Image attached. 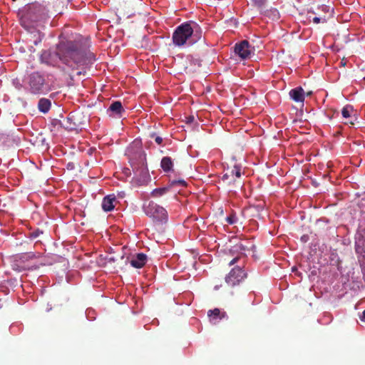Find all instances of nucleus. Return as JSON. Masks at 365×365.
Returning a JSON list of instances; mask_svg holds the SVG:
<instances>
[{
    "label": "nucleus",
    "mask_w": 365,
    "mask_h": 365,
    "mask_svg": "<svg viewBox=\"0 0 365 365\" xmlns=\"http://www.w3.org/2000/svg\"><path fill=\"white\" fill-rule=\"evenodd\" d=\"M147 262V256L143 253H138L130 260V264L135 268H142Z\"/></svg>",
    "instance_id": "nucleus-10"
},
{
    "label": "nucleus",
    "mask_w": 365,
    "mask_h": 365,
    "mask_svg": "<svg viewBox=\"0 0 365 365\" xmlns=\"http://www.w3.org/2000/svg\"><path fill=\"white\" fill-rule=\"evenodd\" d=\"M322 8H323V10H324V9H327V6H323Z\"/></svg>",
    "instance_id": "nucleus-35"
},
{
    "label": "nucleus",
    "mask_w": 365,
    "mask_h": 365,
    "mask_svg": "<svg viewBox=\"0 0 365 365\" xmlns=\"http://www.w3.org/2000/svg\"><path fill=\"white\" fill-rule=\"evenodd\" d=\"M190 23H191L192 30L193 31L189 43L192 44L202 38V29L197 23L193 21H190Z\"/></svg>",
    "instance_id": "nucleus-11"
},
{
    "label": "nucleus",
    "mask_w": 365,
    "mask_h": 365,
    "mask_svg": "<svg viewBox=\"0 0 365 365\" xmlns=\"http://www.w3.org/2000/svg\"><path fill=\"white\" fill-rule=\"evenodd\" d=\"M237 218L235 216V215H230V216H228L226 218L227 222L230 224V225H232V224L235 223L237 222Z\"/></svg>",
    "instance_id": "nucleus-25"
},
{
    "label": "nucleus",
    "mask_w": 365,
    "mask_h": 365,
    "mask_svg": "<svg viewBox=\"0 0 365 365\" xmlns=\"http://www.w3.org/2000/svg\"><path fill=\"white\" fill-rule=\"evenodd\" d=\"M362 321H365V310L362 312V317L361 318Z\"/></svg>",
    "instance_id": "nucleus-31"
},
{
    "label": "nucleus",
    "mask_w": 365,
    "mask_h": 365,
    "mask_svg": "<svg viewBox=\"0 0 365 365\" xmlns=\"http://www.w3.org/2000/svg\"><path fill=\"white\" fill-rule=\"evenodd\" d=\"M215 289H218V287H217V286H215Z\"/></svg>",
    "instance_id": "nucleus-36"
},
{
    "label": "nucleus",
    "mask_w": 365,
    "mask_h": 365,
    "mask_svg": "<svg viewBox=\"0 0 365 365\" xmlns=\"http://www.w3.org/2000/svg\"><path fill=\"white\" fill-rule=\"evenodd\" d=\"M43 18L42 8L39 5L32 4L29 6L26 12L23 14L21 23L26 29L34 27V25L41 21Z\"/></svg>",
    "instance_id": "nucleus-4"
},
{
    "label": "nucleus",
    "mask_w": 365,
    "mask_h": 365,
    "mask_svg": "<svg viewBox=\"0 0 365 365\" xmlns=\"http://www.w3.org/2000/svg\"><path fill=\"white\" fill-rule=\"evenodd\" d=\"M85 71H78L77 75H81L82 73H84Z\"/></svg>",
    "instance_id": "nucleus-33"
},
{
    "label": "nucleus",
    "mask_w": 365,
    "mask_h": 365,
    "mask_svg": "<svg viewBox=\"0 0 365 365\" xmlns=\"http://www.w3.org/2000/svg\"><path fill=\"white\" fill-rule=\"evenodd\" d=\"M144 212L148 217L158 222L166 221L168 212L166 210L157 203L150 201L148 205H144Z\"/></svg>",
    "instance_id": "nucleus-6"
},
{
    "label": "nucleus",
    "mask_w": 365,
    "mask_h": 365,
    "mask_svg": "<svg viewBox=\"0 0 365 365\" xmlns=\"http://www.w3.org/2000/svg\"><path fill=\"white\" fill-rule=\"evenodd\" d=\"M41 234H43V232L39 230H37L36 231L32 232L30 234V237L32 238V239H36V237H38Z\"/></svg>",
    "instance_id": "nucleus-26"
},
{
    "label": "nucleus",
    "mask_w": 365,
    "mask_h": 365,
    "mask_svg": "<svg viewBox=\"0 0 365 365\" xmlns=\"http://www.w3.org/2000/svg\"><path fill=\"white\" fill-rule=\"evenodd\" d=\"M235 52L242 59H246L250 57L251 50L250 48V43L247 41L245 40L235 46Z\"/></svg>",
    "instance_id": "nucleus-8"
},
{
    "label": "nucleus",
    "mask_w": 365,
    "mask_h": 365,
    "mask_svg": "<svg viewBox=\"0 0 365 365\" xmlns=\"http://www.w3.org/2000/svg\"><path fill=\"white\" fill-rule=\"evenodd\" d=\"M168 190H169L168 187L157 188V189H155L152 192V195L154 197H160V196L163 195L164 194H165Z\"/></svg>",
    "instance_id": "nucleus-22"
},
{
    "label": "nucleus",
    "mask_w": 365,
    "mask_h": 365,
    "mask_svg": "<svg viewBox=\"0 0 365 365\" xmlns=\"http://www.w3.org/2000/svg\"><path fill=\"white\" fill-rule=\"evenodd\" d=\"M238 260V257L234 258L232 260H231L229 263V265L234 264Z\"/></svg>",
    "instance_id": "nucleus-29"
},
{
    "label": "nucleus",
    "mask_w": 365,
    "mask_h": 365,
    "mask_svg": "<svg viewBox=\"0 0 365 365\" xmlns=\"http://www.w3.org/2000/svg\"><path fill=\"white\" fill-rule=\"evenodd\" d=\"M312 21L314 24H319L320 22H322V23L326 22L327 19L325 17L320 18V17L315 16L313 18Z\"/></svg>",
    "instance_id": "nucleus-27"
},
{
    "label": "nucleus",
    "mask_w": 365,
    "mask_h": 365,
    "mask_svg": "<svg viewBox=\"0 0 365 365\" xmlns=\"http://www.w3.org/2000/svg\"><path fill=\"white\" fill-rule=\"evenodd\" d=\"M11 268L16 272H22L26 269H30V267L20 260L18 255L14 257L13 261L11 264Z\"/></svg>",
    "instance_id": "nucleus-13"
},
{
    "label": "nucleus",
    "mask_w": 365,
    "mask_h": 365,
    "mask_svg": "<svg viewBox=\"0 0 365 365\" xmlns=\"http://www.w3.org/2000/svg\"><path fill=\"white\" fill-rule=\"evenodd\" d=\"M191 23L185 22L178 26L173 34V41L175 46H183L187 40H190L192 34Z\"/></svg>",
    "instance_id": "nucleus-5"
},
{
    "label": "nucleus",
    "mask_w": 365,
    "mask_h": 365,
    "mask_svg": "<svg viewBox=\"0 0 365 365\" xmlns=\"http://www.w3.org/2000/svg\"><path fill=\"white\" fill-rule=\"evenodd\" d=\"M193 120H194V117H193V116H190V117L188 118V122H191V121H192Z\"/></svg>",
    "instance_id": "nucleus-32"
},
{
    "label": "nucleus",
    "mask_w": 365,
    "mask_h": 365,
    "mask_svg": "<svg viewBox=\"0 0 365 365\" xmlns=\"http://www.w3.org/2000/svg\"><path fill=\"white\" fill-rule=\"evenodd\" d=\"M94 59V54L81 39L61 42L57 45L55 52L45 50L40 56L43 63L55 66L60 60L73 71L88 65Z\"/></svg>",
    "instance_id": "nucleus-1"
},
{
    "label": "nucleus",
    "mask_w": 365,
    "mask_h": 365,
    "mask_svg": "<svg viewBox=\"0 0 365 365\" xmlns=\"http://www.w3.org/2000/svg\"><path fill=\"white\" fill-rule=\"evenodd\" d=\"M138 143H134L133 145L130 147L126 155H128L131 167L133 170H140V174L144 177L148 176V170L146 169V155L140 146H136Z\"/></svg>",
    "instance_id": "nucleus-3"
},
{
    "label": "nucleus",
    "mask_w": 365,
    "mask_h": 365,
    "mask_svg": "<svg viewBox=\"0 0 365 365\" xmlns=\"http://www.w3.org/2000/svg\"><path fill=\"white\" fill-rule=\"evenodd\" d=\"M247 277V273L240 267H234L225 277L226 283L230 287L239 284Z\"/></svg>",
    "instance_id": "nucleus-7"
},
{
    "label": "nucleus",
    "mask_w": 365,
    "mask_h": 365,
    "mask_svg": "<svg viewBox=\"0 0 365 365\" xmlns=\"http://www.w3.org/2000/svg\"><path fill=\"white\" fill-rule=\"evenodd\" d=\"M26 84L29 91L34 95L46 94L51 91L44 76L38 71H34L28 75Z\"/></svg>",
    "instance_id": "nucleus-2"
},
{
    "label": "nucleus",
    "mask_w": 365,
    "mask_h": 365,
    "mask_svg": "<svg viewBox=\"0 0 365 365\" xmlns=\"http://www.w3.org/2000/svg\"><path fill=\"white\" fill-rule=\"evenodd\" d=\"M116 201L115 197L114 195H108L105 197L102 202V208L106 212L111 211L114 209L115 205L114 202Z\"/></svg>",
    "instance_id": "nucleus-12"
},
{
    "label": "nucleus",
    "mask_w": 365,
    "mask_h": 365,
    "mask_svg": "<svg viewBox=\"0 0 365 365\" xmlns=\"http://www.w3.org/2000/svg\"><path fill=\"white\" fill-rule=\"evenodd\" d=\"M207 316L211 322L216 323L219 319L225 318L227 314L225 312H221L220 309L215 308L212 310H209Z\"/></svg>",
    "instance_id": "nucleus-14"
},
{
    "label": "nucleus",
    "mask_w": 365,
    "mask_h": 365,
    "mask_svg": "<svg viewBox=\"0 0 365 365\" xmlns=\"http://www.w3.org/2000/svg\"><path fill=\"white\" fill-rule=\"evenodd\" d=\"M227 171L230 174L232 179H237L238 180L241 178L242 173L240 165H235L231 170L227 169Z\"/></svg>",
    "instance_id": "nucleus-19"
},
{
    "label": "nucleus",
    "mask_w": 365,
    "mask_h": 365,
    "mask_svg": "<svg viewBox=\"0 0 365 365\" xmlns=\"http://www.w3.org/2000/svg\"><path fill=\"white\" fill-rule=\"evenodd\" d=\"M222 180L230 185H240L241 182L237 179H232L230 174L228 171L223 175L222 177Z\"/></svg>",
    "instance_id": "nucleus-20"
},
{
    "label": "nucleus",
    "mask_w": 365,
    "mask_h": 365,
    "mask_svg": "<svg viewBox=\"0 0 365 365\" xmlns=\"http://www.w3.org/2000/svg\"><path fill=\"white\" fill-rule=\"evenodd\" d=\"M18 256H19L20 260H21L24 264H26V262H28L31 259L40 257L41 253H34V252H30L23 253Z\"/></svg>",
    "instance_id": "nucleus-18"
},
{
    "label": "nucleus",
    "mask_w": 365,
    "mask_h": 365,
    "mask_svg": "<svg viewBox=\"0 0 365 365\" xmlns=\"http://www.w3.org/2000/svg\"><path fill=\"white\" fill-rule=\"evenodd\" d=\"M160 167L164 172L168 173L173 170V161L170 157H163L160 162Z\"/></svg>",
    "instance_id": "nucleus-17"
},
{
    "label": "nucleus",
    "mask_w": 365,
    "mask_h": 365,
    "mask_svg": "<svg viewBox=\"0 0 365 365\" xmlns=\"http://www.w3.org/2000/svg\"><path fill=\"white\" fill-rule=\"evenodd\" d=\"M290 98L297 103H303L304 101V91L302 87L292 89L289 93Z\"/></svg>",
    "instance_id": "nucleus-9"
},
{
    "label": "nucleus",
    "mask_w": 365,
    "mask_h": 365,
    "mask_svg": "<svg viewBox=\"0 0 365 365\" xmlns=\"http://www.w3.org/2000/svg\"><path fill=\"white\" fill-rule=\"evenodd\" d=\"M170 185L172 186L180 185L182 187H185L187 185V183L184 180H173L170 182Z\"/></svg>",
    "instance_id": "nucleus-24"
},
{
    "label": "nucleus",
    "mask_w": 365,
    "mask_h": 365,
    "mask_svg": "<svg viewBox=\"0 0 365 365\" xmlns=\"http://www.w3.org/2000/svg\"><path fill=\"white\" fill-rule=\"evenodd\" d=\"M351 111H352L351 106H346L344 107L341 111L342 116L345 118L350 117Z\"/></svg>",
    "instance_id": "nucleus-23"
},
{
    "label": "nucleus",
    "mask_w": 365,
    "mask_h": 365,
    "mask_svg": "<svg viewBox=\"0 0 365 365\" xmlns=\"http://www.w3.org/2000/svg\"><path fill=\"white\" fill-rule=\"evenodd\" d=\"M74 120L73 115H68L66 118V128L69 130H75L78 128V123L72 122Z\"/></svg>",
    "instance_id": "nucleus-21"
},
{
    "label": "nucleus",
    "mask_w": 365,
    "mask_h": 365,
    "mask_svg": "<svg viewBox=\"0 0 365 365\" xmlns=\"http://www.w3.org/2000/svg\"><path fill=\"white\" fill-rule=\"evenodd\" d=\"M301 240L302 242H306L308 240V236L307 235H303L302 237H301Z\"/></svg>",
    "instance_id": "nucleus-30"
},
{
    "label": "nucleus",
    "mask_w": 365,
    "mask_h": 365,
    "mask_svg": "<svg viewBox=\"0 0 365 365\" xmlns=\"http://www.w3.org/2000/svg\"><path fill=\"white\" fill-rule=\"evenodd\" d=\"M51 102L49 99L41 98L38 103V108L43 113H46L51 108Z\"/></svg>",
    "instance_id": "nucleus-16"
},
{
    "label": "nucleus",
    "mask_w": 365,
    "mask_h": 365,
    "mask_svg": "<svg viewBox=\"0 0 365 365\" xmlns=\"http://www.w3.org/2000/svg\"><path fill=\"white\" fill-rule=\"evenodd\" d=\"M312 94V91H309V92H307V96H311Z\"/></svg>",
    "instance_id": "nucleus-34"
},
{
    "label": "nucleus",
    "mask_w": 365,
    "mask_h": 365,
    "mask_svg": "<svg viewBox=\"0 0 365 365\" xmlns=\"http://www.w3.org/2000/svg\"><path fill=\"white\" fill-rule=\"evenodd\" d=\"M108 112H110L113 115H118L120 117L122 113H124L125 110L123 108L121 102L114 101L109 106Z\"/></svg>",
    "instance_id": "nucleus-15"
},
{
    "label": "nucleus",
    "mask_w": 365,
    "mask_h": 365,
    "mask_svg": "<svg viewBox=\"0 0 365 365\" xmlns=\"http://www.w3.org/2000/svg\"><path fill=\"white\" fill-rule=\"evenodd\" d=\"M150 137L151 138H155V141L158 145H161L163 143V138L161 137H160V136H155V133L151 134Z\"/></svg>",
    "instance_id": "nucleus-28"
}]
</instances>
